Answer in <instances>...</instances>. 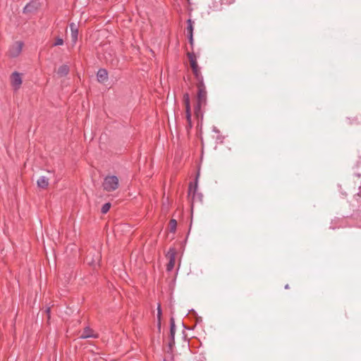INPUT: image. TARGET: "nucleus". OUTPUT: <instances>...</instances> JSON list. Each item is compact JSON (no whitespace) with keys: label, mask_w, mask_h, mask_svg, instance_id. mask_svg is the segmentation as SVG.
<instances>
[{"label":"nucleus","mask_w":361,"mask_h":361,"mask_svg":"<svg viewBox=\"0 0 361 361\" xmlns=\"http://www.w3.org/2000/svg\"><path fill=\"white\" fill-rule=\"evenodd\" d=\"M176 250L174 247L169 248L166 257L169 259V262L166 264V271H171L174 268L176 262Z\"/></svg>","instance_id":"0eeeda50"},{"label":"nucleus","mask_w":361,"mask_h":361,"mask_svg":"<svg viewBox=\"0 0 361 361\" xmlns=\"http://www.w3.org/2000/svg\"><path fill=\"white\" fill-rule=\"evenodd\" d=\"M195 76V78L196 80V86L197 87H203L205 86L204 82V78L201 72L193 74Z\"/></svg>","instance_id":"dca6fc26"},{"label":"nucleus","mask_w":361,"mask_h":361,"mask_svg":"<svg viewBox=\"0 0 361 361\" xmlns=\"http://www.w3.org/2000/svg\"><path fill=\"white\" fill-rule=\"evenodd\" d=\"M221 4H224V5H230L231 4H233L235 0H221Z\"/></svg>","instance_id":"b1692460"},{"label":"nucleus","mask_w":361,"mask_h":361,"mask_svg":"<svg viewBox=\"0 0 361 361\" xmlns=\"http://www.w3.org/2000/svg\"><path fill=\"white\" fill-rule=\"evenodd\" d=\"M111 208V203L109 202H107V203H105L102 207V209H101V212L102 214H106L109 209Z\"/></svg>","instance_id":"412c9836"},{"label":"nucleus","mask_w":361,"mask_h":361,"mask_svg":"<svg viewBox=\"0 0 361 361\" xmlns=\"http://www.w3.org/2000/svg\"><path fill=\"white\" fill-rule=\"evenodd\" d=\"M10 80L11 85L13 90L16 92L18 91L20 88L23 83L22 74L17 71H14L11 75Z\"/></svg>","instance_id":"423d86ee"},{"label":"nucleus","mask_w":361,"mask_h":361,"mask_svg":"<svg viewBox=\"0 0 361 361\" xmlns=\"http://www.w3.org/2000/svg\"><path fill=\"white\" fill-rule=\"evenodd\" d=\"M187 56H188V58L189 61H190V67H191L192 71V73L195 74V73L201 72L200 71V68L199 67V66L197 64V57H196L195 53L193 51L192 52H188L187 54Z\"/></svg>","instance_id":"1a4fd4ad"},{"label":"nucleus","mask_w":361,"mask_h":361,"mask_svg":"<svg viewBox=\"0 0 361 361\" xmlns=\"http://www.w3.org/2000/svg\"><path fill=\"white\" fill-rule=\"evenodd\" d=\"M186 119L188 124V127L192 128V121H191V111L190 110H185Z\"/></svg>","instance_id":"aec40b11"},{"label":"nucleus","mask_w":361,"mask_h":361,"mask_svg":"<svg viewBox=\"0 0 361 361\" xmlns=\"http://www.w3.org/2000/svg\"><path fill=\"white\" fill-rule=\"evenodd\" d=\"M157 327L159 331L161 330V320H157Z\"/></svg>","instance_id":"cd10ccee"},{"label":"nucleus","mask_w":361,"mask_h":361,"mask_svg":"<svg viewBox=\"0 0 361 361\" xmlns=\"http://www.w3.org/2000/svg\"><path fill=\"white\" fill-rule=\"evenodd\" d=\"M80 338L83 339L89 338H98V334H94L93 330L90 329L89 326H87L83 329V331L80 335Z\"/></svg>","instance_id":"9d476101"},{"label":"nucleus","mask_w":361,"mask_h":361,"mask_svg":"<svg viewBox=\"0 0 361 361\" xmlns=\"http://www.w3.org/2000/svg\"><path fill=\"white\" fill-rule=\"evenodd\" d=\"M45 311L47 314L48 319H49L50 318V307H47Z\"/></svg>","instance_id":"bb28decb"},{"label":"nucleus","mask_w":361,"mask_h":361,"mask_svg":"<svg viewBox=\"0 0 361 361\" xmlns=\"http://www.w3.org/2000/svg\"><path fill=\"white\" fill-rule=\"evenodd\" d=\"M177 221L176 220L172 219L169 221V228L170 232L175 233L176 231Z\"/></svg>","instance_id":"6ab92c4d"},{"label":"nucleus","mask_w":361,"mask_h":361,"mask_svg":"<svg viewBox=\"0 0 361 361\" xmlns=\"http://www.w3.org/2000/svg\"><path fill=\"white\" fill-rule=\"evenodd\" d=\"M23 43L22 42H16L8 49V54L11 58L17 57L22 51Z\"/></svg>","instance_id":"6e6552de"},{"label":"nucleus","mask_w":361,"mask_h":361,"mask_svg":"<svg viewBox=\"0 0 361 361\" xmlns=\"http://www.w3.org/2000/svg\"><path fill=\"white\" fill-rule=\"evenodd\" d=\"M164 361H166V360H164Z\"/></svg>","instance_id":"2f4dec72"},{"label":"nucleus","mask_w":361,"mask_h":361,"mask_svg":"<svg viewBox=\"0 0 361 361\" xmlns=\"http://www.w3.org/2000/svg\"><path fill=\"white\" fill-rule=\"evenodd\" d=\"M70 71L69 66L68 65L61 66L57 71V74L59 77H64L68 74Z\"/></svg>","instance_id":"2eb2a0df"},{"label":"nucleus","mask_w":361,"mask_h":361,"mask_svg":"<svg viewBox=\"0 0 361 361\" xmlns=\"http://www.w3.org/2000/svg\"><path fill=\"white\" fill-rule=\"evenodd\" d=\"M63 44V39L61 37H57L53 45L54 46H59V45H62Z\"/></svg>","instance_id":"4be33fe9"},{"label":"nucleus","mask_w":361,"mask_h":361,"mask_svg":"<svg viewBox=\"0 0 361 361\" xmlns=\"http://www.w3.org/2000/svg\"><path fill=\"white\" fill-rule=\"evenodd\" d=\"M289 288H290V287H289V285H288V284H286V285L285 286V288H286V289H289Z\"/></svg>","instance_id":"7c9ffc66"},{"label":"nucleus","mask_w":361,"mask_h":361,"mask_svg":"<svg viewBox=\"0 0 361 361\" xmlns=\"http://www.w3.org/2000/svg\"><path fill=\"white\" fill-rule=\"evenodd\" d=\"M187 36H188V38L189 40V43L191 45V47H192L193 44H194L193 35H187Z\"/></svg>","instance_id":"393cba45"},{"label":"nucleus","mask_w":361,"mask_h":361,"mask_svg":"<svg viewBox=\"0 0 361 361\" xmlns=\"http://www.w3.org/2000/svg\"><path fill=\"white\" fill-rule=\"evenodd\" d=\"M200 176V172L198 171L195 178V183H190L188 188V197L191 198L192 205L195 201L202 202V195L201 193H197V181Z\"/></svg>","instance_id":"7ed1b4c3"},{"label":"nucleus","mask_w":361,"mask_h":361,"mask_svg":"<svg viewBox=\"0 0 361 361\" xmlns=\"http://www.w3.org/2000/svg\"><path fill=\"white\" fill-rule=\"evenodd\" d=\"M119 186V180L116 176H107L102 183L104 190L106 192L115 191Z\"/></svg>","instance_id":"f03ea898"},{"label":"nucleus","mask_w":361,"mask_h":361,"mask_svg":"<svg viewBox=\"0 0 361 361\" xmlns=\"http://www.w3.org/2000/svg\"><path fill=\"white\" fill-rule=\"evenodd\" d=\"M193 23L191 19L187 20L188 26L186 27L187 35H193Z\"/></svg>","instance_id":"f3484780"},{"label":"nucleus","mask_w":361,"mask_h":361,"mask_svg":"<svg viewBox=\"0 0 361 361\" xmlns=\"http://www.w3.org/2000/svg\"><path fill=\"white\" fill-rule=\"evenodd\" d=\"M197 92L196 97V104L194 107V111L196 117H200L202 119L203 113L202 111V107L207 104V92L206 86L197 87Z\"/></svg>","instance_id":"f257e3e1"},{"label":"nucleus","mask_w":361,"mask_h":361,"mask_svg":"<svg viewBox=\"0 0 361 361\" xmlns=\"http://www.w3.org/2000/svg\"><path fill=\"white\" fill-rule=\"evenodd\" d=\"M37 185L42 189H45L49 185V178L45 176H40L37 181Z\"/></svg>","instance_id":"4468645a"},{"label":"nucleus","mask_w":361,"mask_h":361,"mask_svg":"<svg viewBox=\"0 0 361 361\" xmlns=\"http://www.w3.org/2000/svg\"><path fill=\"white\" fill-rule=\"evenodd\" d=\"M183 102L185 106V110H190V95L188 92L183 94Z\"/></svg>","instance_id":"a211bd4d"},{"label":"nucleus","mask_w":361,"mask_h":361,"mask_svg":"<svg viewBox=\"0 0 361 361\" xmlns=\"http://www.w3.org/2000/svg\"><path fill=\"white\" fill-rule=\"evenodd\" d=\"M97 78L98 82H104L108 79V73L107 71L104 68H100L97 71Z\"/></svg>","instance_id":"f8f14e48"},{"label":"nucleus","mask_w":361,"mask_h":361,"mask_svg":"<svg viewBox=\"0 0 361 361\" xmlns=\"http://www.w3.org/2000/svg\"><path fill=\"white\" fill-rule=\"evenodd\" d=\"M161 309L160 305H158L157 307V320H161Z\"/></svg>","instance_id":"5701e85b"},{"label":"nucleus","mask_w":361,"mask_h":361,"mask_svg":"<svg viewBox=\"0 0 361 361\" xmlns=\"http://www.w3.org/2000/svg\"><path fill=\"white\" fill-rule=\"evenodd\" d=\"M70 29L71 31V39L73 43H75L78 40V29L77 25L74 23H70Z\"/></svg>","instance_id":"ddd939ff"},{"label":"nucleus","mask_w":361,"mask_h":361,"mask_svg":"<svg viewBox=\"0 0 361 361\" xmlns=\"http://www.w3.org/2000/svg\"><path fill=\"white\" fill-rule=\"evenodd\" d=\"M38 8V5L36 2L32 1L27 4L23 8L24 13H32Z\"/></svg>","instance_id":"9b49d317"},{"label":"nucleus","mask_w":361,"mask_h":361,"mask_svg":"<svg viewBox=\"0 0 361 361\" xmlns=\"http://www.w3.org/2000/svg\"><path fill=\"white\" fill-rule=\"evenodd\" d=\"M101 259L102 255L99 251L94 249L89 251L85 257V261L89 265L95 268L96 266H99Z\"/></svg>","instance_id":"20e7f679"},{"label":"nucleus","mask_w":361,"mask_h":361,"mask_svg":"<svg viewBox=\"0 0 361 361\" xmlns=\"http://www.w3.org/2000/svg\"><path fill=\"white\" fill-rule=\"evenodd\" d=\"M175 334H176V324L175 319L173 317L170 319V333H169V341L168 343V353H172L173 347L175 345Z\"/></svg>","instance_id":"39448f33"},{"label":"nucleus","mask_w":361,"mask_h":361,"mask_svg":"<svg viewBox=\"0 0 361 361\" xmlns=\"http://www.w3.org/2000/svg\"><path fill=\"white\" fill-rule=\"evenodd\" d=\"M213 131H214V132H215V133H219V130L217 129V128H216V127H215V126L213 128Z\"/></svg>","instance_id":"c756f323"},{"label":"nucleus","mask_w":361,"mask_h":361,"mask_svg":"<svg viewBox=\"0 0 361 361\" xmlns=\"http://www.w3.org/2000/svg\"><path fill=\"white\" fill-rule=\"evenodd\" d=\"M223 137L222 136H218L217 137V140H219L220 142H223Z\"/></svg>","instance_id":"c85d7f7f"},{"label":"nucleus","mask_w":361,"mask_h":361,"mask_svg":"<svg viewBox=\"0 0 361 361\" xmlns=\"http://www.w3.org/2000/svg\"><path fill=\"white\" fill-rule=\"evenodd\" d=\"M118 60L117 59H113L111 61V64L114 66V67H116L118 66Z\"/></svg>","instance_id":"a878e982"}]
</instances>
